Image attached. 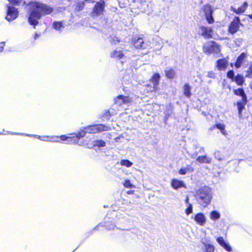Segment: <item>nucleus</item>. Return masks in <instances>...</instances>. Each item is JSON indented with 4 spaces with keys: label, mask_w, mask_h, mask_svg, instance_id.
Returning a JSON list of instances; mask_svg holds the SVG:
<instances>
[{
    "label": "nucleus",
    "mask_w": 252,
    "mask_h": 252,
    "mask_svg": "<svg viewBox=\"0 0 252 252\" xmlns=\"http://www.w3.org/2000/svg\"><path fill=\"white\" fill-rule=\"evenodd\" d=\"M247 102V99L245 100H242L241 102H237V107L238 109V113L240 116H241V113L242 111L245 107V105L246 104Z\"/></svg>",
    "instance_id": "obj_26"
},
{
    "label": "nucleus",
    "mask_w": 252,
    "mask_h": 252,
    "mask_svg": "<svg viewBox=\"0 0 252 252\" xmlns=\"http://www.w3.org/2000/svg\"><path fill=\"white\" fill-rule=\"evenodd\" d=\"M227 76L228 78L233 79L234 77V72L232 70H230L227 72Z\"/></svg>",
    "instance_id": "obj_43"
},
{
    "label": "nucleus",
    "mask_w": 252,
    "mask_h": 252,
    "mask_svg": "<svg viewBox=\"0 0 252 252\" xmlns=\"http://www.w3.org/2000/svg\"><path fill=\"white\" fill-rule=\"evenodd\" d=\"M251 89L252 90V83H251Z\"/></svg>",
    "instance_id": "obj_52"
},
{
    "label": "nucleus",
    "mask_w": 252,
    "mask_h": 252,
    "mask_svg": "<svg viewBox=\"0 0 252 252\" xmlns=\"http://www.w3.org/2000/svg\"><path fill=\"white\" fill-rule=\"evenodd\" d=\"M250 17L251 18H252V15H250Z\"/></svg>",
    "instance_id": "obj_53"
},
{
    "label": "nucleus",
    "mask_w": 252,
    "mask_h": 252,
    "mask_svg": "<svg viewBox=\"0 0 252 252\" xmlns=\"http://www.w3.org/2000/svg\"><path fill=\"white\" fill-rule=\"evenodd\" d=\"M204 245L203 248L204 252H214L215 247L213 245L210 244H206L204 242H202Z\"/></svg>",
    "instance_id": "obj_24"
},
{
    "label": "nucleus",
    "mask_w": 252,
    "mask_h": 252,
    "mask_svg": "<svg viewBox=\"0 0 252 252\" xmlns=\"http://www.w3.org/2000/svg\"><path fill=\"white\" fill-rule=\"evenodd\" d=\"M84 6V3L83 1L78 2L74 5V10L76 11L82 10Z\"/></svg>",
    "instance_id": "obj_31"
},
{
    "label": "nucleus",
    "mask_w": 252,
    "mask_h": 252,
    "mask_svg": "<svg viewBox=\"0 0 252 252\" xmlns=\"http://www.w3.org/2000/svg\"><path fill=\"white\" fill-rule=\"evenodd\" d=\"M134 45L136 48H143L146 49L148 46L146 43H144V40L142 38H138L137 39H134Z\"/></svg>",
    "instance_id": "obj_16"
},
{
    "label": "nucleus",
    "mask_w": 252,
    "mask_h": 252,
    "mask_svg": "<svg viewBox=\"0 0 252 252\" xmlns=\"http://www.w3.org/2000/svg\"><path fill=\"white\" fill-rule=\"evenodd\" d=\"M205 16V19L207 21L208 23L209 24H211L214 23V20L212 16V15H209Z\"/></svg>",
    "instance_id": "obj_39"
},
{
    "label": "nucleus",
    "mask_w": 252,
    "mask_h": 252,
    "mask_svg": "<svg viewBox=\"0 0 252 252\" xmlns=\"http://www.w3.org/2000/svg\"><path fill=\"white\" fill-rule=\"evenodd\" d=\"M240 20L239 17H235V20L231 23L229 27V32L233 34L237 32L239 29V24Z\"/></svg>",
    "instance_id": "obj_13"
},
{
    "label": "nucleus",
    "mask_w": 252,
    "mask_h": 252,
    "mask_svg": "<svg viewBox=\"0 0 252 252\" xmlns=\"http://www.w3.org/2000/svg\"><path fill=\"white\" fill-rule=\"evenodd\" d=\"M166 76L169 79H172L174 78L175 72L173 69H170L165 71Z\"/></svg>",
    "instance_id": "obj_34"
},
{
    "label": "nucleus",
    "mask_w": 252,
    "mask_h": 252,
    "mask_svg": "<svg viewBox=\"0 0 252 252\" xmlns=\"http://www.w3.org/2000/svg\"><path fill=\"white\" fill-rule=\"evenodd\" d=\"M21 0H8V1L14 4H18Z\"/></svg>",
    "instance_id": "obj_44"
},
{
    "label": "nucleus",
    "mask_w": 252,
    "mask_h": 252,
    "mask_svg": "<svg viewBox=\"0 0 252 252\" xmlns=\"http://www.w3.org/2000/svg\"><path fill=\"white\" fill-rule=\"evenodd\" d=\"M191 218L193 219L195 223L200 226H204L207 221L206 217L202 213H197Z\"/></svg>",
    "instance_id": "obj_9"
},
{
    "label": "nucleus",
    "mask_w": 252,
    "mask_h": 252,
    "mask_svg": "<svg viewBox=\"0 0 252 252\" xmlns=\"http://www.w3.org/2000/svg\"><path fill=\"white\" fill-rule=\"evenodd\" d=\"M171 186L175 189H178L181 188H186V186L183 181L176 179L171 180Z\"/></svg>",
    "instance_id": "obj_14"
},
{
    "label": "nucleus",
    "mask_w": 252,
    "mask_h": 252,
    "mask_svg": "<svg viewBox=\"0 0 252 252\" xmlns=\"http://www.w3.org/2000/svg\"><path fill=\"white\" fill-rule=\"evenodd\" d=\"M105 146V142L103 140H96L94 142V147H103Z\"/></svg>",
    "instance_id": "obj_35"
},
{
    "label": "nucleus",
    "mask_w": 252,
    "mask_h": 252,
    "mask_svg": "<svg viewBox=\"0 0 252 252\" xmlns=\"http://www.w3.org/2000/svg\"><path fill=\"white\" fill-rule=\"evenodd\" d=\"M12 135H25L29 137H34L39 139V140L45 141V142H59V139H60V136H39L37 135L34 134H29L23 133H10Z\"/></svg>",
    "instance_id": "obj_3"
},
{
    "label": "nucleus",
    "mask_w": 252,
    "mask_h": 252,
    "mask_svg": "<svg viewBox=\"0 0 252 252\" xmlns=\"http://www.w3.org/2000/svg\"><path fill=\"white\" fill-rule=\"evenodd\" d=\"M110 129L109 126L104 125H94L85 127V129L89 133H95L104 131H108L110 130Z\"/></svg>",
    "instance_id": "obj_6"
},
{
    "label": "nucleus",
    "mask_w": 252,
    "mask_h": 252,
    "mask_svg": "<svg viewBox=\"0 0 252 252\" xmlns=\"http://www.w3.org/2000/svg\"><path fill=\"white\" fill-rule=\"evenodd\" d=\"M234 81L238 85H241L244 82L243 77L240 75H238L235 77Z\"/></svg>",
    "instance_id": "obj_36"
},
{
    "label": "nucleus",
    "mask_w": 252,
    "mask_h": 252,
    "mask_svg": "<svg viewBox=\"0 0 252 252\" xmlns=\"http://www.w3.org/2000/svg\"><path fill=\"white\" fill-rule=\"evenodd\" d=\"M192 212V205L191 204H189L188 205L187 208L185 210V213L187 216L189 215Z\"/></svg>",
    "instance_id": "obj_38"
},
{
    "label": "nucleus",
    "mask_w": 252,
    "mask_h": 252,
    "mask_svg": "<svg viewBox=\"0 0 252 252\" xmlns=\"http://www.w3.org/2000/svg\"><path fill=\"white\" fill-rule=\"evenodd\" d=\"M123 185L126 188H131L133 187L130 181L128 179H126Z\"/></svg>",
    "instance_id": "obj_37"
},
{
    "label": "nucleus",
    "mask_w": 252,
    "mask_h": 252,
    "mask_svg": "<svg viewBox=\"0 0 252 252\" xmlns=\"http://www.w3.org/2000/svg\"><path fill=\"white\" fill-rule=\"evenodd\" d=\"M248 72L249 73V74H252V65H251V66L249 68V70L248 71Z\"/></svg>",
    "instance_id": "obj_49"
},
{
    "label": "nucleus",
    "mask_w": 252,
    "mask_h": 252,
    "mask_svg": "<svg viewBox=\"0 0 252 252\" xmlns=\"http://www.w3.org/2000/svg\"><path fill=\"white\" fill-rule=\"evenodd\" d=\"M212 196L211 189L208 187L200 188L196 191L195 195L198 203L203 206H206L210 203Z\"/></svg>",
    "instance_id": "obj_2"
},
{
    "label": "nucleus",
    "mask_w": 252,
    "mask_h": 252,
    "mask_svg": "<svg viewBox=\"0 0 252 252\" xmlns=\"http://www.w3.org/2000/svg\"><path fill=\"white\" fill-rule=\"evenodd\" d=\"M139 5H138V8L142 11H145L148 6V2L145 0H140L138 2Z\"/></svg>",
    "instance_id": "obj_27"
},
{
    "label": "nucleus",
    "mask_w": 252,
    "mask_h": 252,
    "mask_svg": "<svg viewBox=\"0 0 252 252\" xmlns=\"http://www.w3.org/2000/svg\"><path fill=\"white\" fill-rule=\"evenodd\" d=\"M123 56V52L120 49H116L111 53V57L116 60H120Z\"/></svg>",
    "instance_id": "obj_18"
},
{
    "label": "nucleus",
    "mask_w": 252,
    "mask_h": 252,
    "mask_svg": "<svg viewBox=\"0 0 252 252\" xmlns=\"http://www.w3.org/2000/svg\"><path fill=\"white\" fill-rule=\"evenodd\" d=\"M28 6L31 11L29 22L31 25L34 26L38 24V20L42 16L49 14L53 11L51 7L37 1L31 2Z\"/></svg>",
    "instance_id": "obj_1"
},
{
    "label": "nucleus",
    "mask_w": 252,
    "mask_h": 252,
    "mask_svg": "<svg viewBox=\"0 0 252 252\" xmlns=\"http://www.w3.org/2000/svg\"><path fill=\"white\" fill-rule=\"evenodd\" d=\"M227 65V62L225 59H220L217 61V67L219 70H224Z\"/></svg>",
    "instance_id": "obj_19"
},
{
    "label": "nucleus",
    "mask_w": 252,
    "mask_h": 252,
    "mask_svg": "<svg viewBox=\"0 0 252 252\" xmlns=\"http://www.w3.org/2000/svg\"><path fill=\"white\" fill-rule=\"evenodd\" d=\"M54 28L57 30L60 31L65 27L64 24L61 22H55L53 24Z\"/></svg>",
    "instance_id": "obj_25"
},
{
    "label": "nucleus",
    "mask_w": 252,
    "mask_h": 252,
    "mask_svg": "<svg viewBox=\"0 0 252 252\" xmlns=\"http://www.w3.org/2000/svg\"><path fill=\"white\" fill-rule=\"evenodd\" d=\"M86 133V130L85 129V127L83 130H80L76 135V138L74 137L66 136V135L60 136V140L63 141H67L68 144H76L78 142V140L82 137H83Z\"/></svg>",
    "instance_id": "obj_5"
},
{
    "label": "nucleus",
    "mask_w": 252,
    "mask_h": 252,
    "mask_svg": "<svg viewBox=\"0 0 252 252\" xmlns=\"http://www.w3.org/2000/svg\"><path fill=\"white\" fill-rule=\"evenodd\" d=\"M116 38V39H114L113 42H112V44H116L117 42H119V40L118 39V37H115Z\"/></svg>",
    "instance_id": "obj_47"
},
{
    "label": "nucleus",
    "mask_w": 252,
    "mask_h": 252,
    "mask_svg": "<svg viewBox=\"0 0 252 252\" xmlns=\"http://www.w3.org/2000/svg\"><path fill=\"white\" fill-rule=\"evenodd\" d=\"M215 158L218 159L219 160H223V157L220 155V151H216L214 153Z\"/></svg>",
    "instance_id": "obj_40"
},
{
    "label": "nucleus",
    "mask_w": 252,
    "mask_h": 252,
    "mask_svg": "<svg viewBox=\"0 0 252 252\" xmlns=\"http://www.w3.org/2000/svg\"><path fill=\"white\" fill-rule=\"evenodd\" d=\"M4 45H5L4 42H2L0 43V52H1L3 51Z\"/></svg>",
    "instance_id": "obj_45"
},
{
    "label": "nucleus",
    "mask_w": 252,
    "mask_h": 252,
    "mask_svg": "<svg viewBox=\"0 0 252 252\" xmlns=\"http://www.w3.org/2000/svg\"><path fill=\"white\" fill-rule=\"evenodd\" d=\"M201 35L206 38L212 37L213 30L211 28L201 26L199 28Z\"/></svg>",
    "instance_id": "obj_12"
},
{
    "label": "nucleus",
    "mask_w": 252,
    "mask_h": 252,
    "mask_svg": "<svg viewBox=\"0 0 252 252\" xmlns=\"http://www.w3.org/2000/svg\"><path fill=\"white\" fill-rule=\"evenodd\" d=\"M196 160L200 163H210L211 158L206 156H199L197 158Z\"/></svg>",
    "instance_id": "obj_22"
},
{
    "label": "nucleus",
    "mask_w": 252,
    "mask_h": 252,
    "mask_svg": "<svg viewBox=\"0 0 252 252\" xmlns=\"http://www.w3.org/2000/svg\"><path fill=\"white\" fill-rule=\"evenodd\" d=\"M202 48L203 52L207 55L218 53L220 50V46L213 41L206 42L203 44Z\"/></svg>",
    "instance_id": "obj_4"
},
{
    "label": "nucleus",
    "mask_w": 252,
    "mask_h": 252,
    "mask_svg": "<svg viewBox=\"0 0 252 252\" xmlns=\"http://www.w3.org/2000/svg\"><path fill=\"white\" fill-rule=\"evenodd\" d=\"M185 203L188 204V205H189V204H190L189 203V197L188 196H186V199H185Z\"/></svg>",
    "instance_id": "obj_48"
},
{
    "label": "nucleus",
    "mask_w": 252,
    "mask_h": 252,
    "mask_svg": "<svg viewBox=\"0 0 252 252\" xmlns=\"http://www.w3.org/2000/svg\"><path fill=\"white\" fill-rule=\"evenodd\" d=\"M115 103L118 106L126 109L131 102V99L128 96L120 95L114 99Z\"/></svg>",
    "instance_id": "obj_7"
},
{
    "label": "nucleus",
    "mask_w": 252,
    "mask_h": 252,
    "mask_svg": "<svg viewBox=\"0 0 252 252\" xmlns=\"http://www.w3.org/2000/svg\"><path fill=\"white\" fill-rule=\"evenodd\" d=\"M203 11L204 13L205 16L212 15L214 12L213 8L210 5H204L203 8Z\"/></svg>",
    "instance_id": "obj_23"
},
{
    "label": "nucleus",
    "mask_w": 252,
    "mask_h": 252,
    "mask_svg": "<svg viewBox=\"0 0 252 252\" xmlns=\"http://www.w3.org/2000/svg\"><path fill=\"white\" fill-rule=\"evenodd\" d=\"M38 37V35L37 34H36L34 37L35 39H36Z\"/></svg>",
    "instance_id": "obj_50"
},
{
    "label": "nucleus",
    "mask_w": 252,
    "mask_h": 252,
    "mask_svg": "<svg viewBox=\"0 0 252 252\" xmlns=\"http://www.w3.org/2000/svg\"><path fill=\"white\" fill-rule=\"evenodd\" d=\"M114 114L112 113L111 114L110 113V112L109 111H107L106 112H105V113L103 114L102 117L104 118V119H106L107 120H109V118L110 117V116L111 115H113Z\"/></svg>",
    "instance_id": "obj_41"
},
{
    "label": "nucleus",
    "mask_w": 252,
    "mask_h": 252,
    "mask_svg": "<svg viewBox=\"0 0 252 252\" xmlns=\"http://www.w3.org/2000/svg\"><path fill=\"white\" fill-rule=\"evenodd\" d=\"M207 77L210 78H214L215 77V74L213 71H210L208 72Z\"/></svg>",
    "instance_id": "obj_42"
},
{
    "label": "nucleus",
    "mask_w": 252,
    "mask_h": 252,
    "mask_svg": "<svg viewBox=\"0 0 252 252\" xmlns=\"http://www.w3.org/2000/svg\"><path fill=\"white\" fill-rule=\"evenodd\" d=\"M247 57V55L246 53H241L237 59L235 64V67L236 68H239L241 65H242L246 62Z\"/></svg>",
    "instance_id": "obj_15"
},
{
    "label": "nucleus",
    "mask_w": 252,
    "mask_h": 252,
    "mask_svg": "<svg viewBox=\"0 0 252 252\" xmlns=\"http://www.w3.org/2000/svg\"><path fill=\"white\" fill-rule=\"evenodd\" d=\"M217 242L227 252H231L232 251L231 247L227 243L222 237H219L217 238Z\"/></svg>",
    "instance_id": "obj_17"
},
{
    "label": "nucleus",
    "mask_w": 252,
    "mask_h": 252,
    "mask_svg": "<svg viewBox=\"0 0 252 252\" xmlns=\"http://www.w3.org/2000/svg\"><path fill=\"white\" fill-rule=\"evenodd\" d=\"M193 168L190 165H187L186 167L181 168L179 171V173L180 175H185L188 173L193 172Z\"/></svg>",
    "instance_id": "obj_21"
},
{
    "label": "nucleus",
    "mask_w": 252,
    "mask_h": 252,
    "mask_svg": "<svg viewBox=\"0 0 252 252\" xmlns=\"http://www.w3.org/2000/svg\"><path fill=\"white\" fill-rule=\"evenodd\" d=\"M215 126L218 128L219 129H220L221 132V133L224 135H226V132L225 130V125L223 124H221V123H219V124H217L216 125H215Z\"/></svg>",
    "instance_id": "obj_33"
},
{
    "label": "nucleus",
    "mask_w": 252,
    "mask_h": 252,
    "mask_svg": "<svg viewBox=\"0 0 252 252\" xmlns=\"http://www.w3.org/2000/svg\"><path fill=\"white\" fill-rule=\"evenodd\" d=\"M106 227H107V228L109 230H111V229H113L114 228V224H111V226L109 227L108 226V225L106 224Z\"/></svg>",
    "instance_id": "obj_46"
},
{
    "label": "nucleus",
    "mask_w": 252,
    "mask_h": 252,
    "mask_svg": "<svg viewBox=\"0 0 252 252\" xmlns=\"http://www.w3.org/2000/svg\"><path fill=\"white\" fill-rule=\"evenodd\" d=\"M220 217V214L217 211H213L210 213V218L213 220H216Z\"/></svg>",
    "instance_id": "obj_29"
},
{
    "label": "nucleus",
    "mask_w": 252,
    "mask_h": 252,
    "mask_svg": "<svg viewBox=\"0 0 252 252\" xmlns=\"http://www.w3.org/2000/svg\"><path fill=\"white\" fill-rule=\"evenodd\" d=\"M104 8V2L103 1H100L97 2L93 9L92 15L93 16L100 15L102 13Z\"/></svg>",
    "instance_id": "obj_11"
},
{
    "label": "nucleus",
    "mask_w": 252,
    "mask_h": 252,
    "mask_svg": "<svg viewBox=\"0 0 252 252\" xmlns=\"http://www.w3.org/2000/svg\"><path fill=\"white\" fill-rule=\"evenodd\" d=\"M191 88L189 84H186L184 86V94L187 97H189L191 96L190 93Z\"/></svg>",
    "instance_id": "obj_28"
},
{
    "label": "nucleus",
    "mask_w": 252,
    "mask_h": 252,
    "mask_svg": "<svg viewBox=\"0 0 252 252\" xmlns=\"http://www.w3.org/2000/svg\"><path fill=\"white\" fill-rule=\"evenodd\" d=\"M235 94L241 96L242 100H245L247 99V96L245 94L244 90L242 89H238L234 90Z\"/></svg>",
    "instance_id": "obj_30"
},
{
    "label": "nucleus",
    "mask_w": 252,
    "mask_h": 252,
    "mask_svg": "<svg viewBox=\"0 0 252 252\" xmlns=\"http://www.w3.org/2000/svg\"><path fill=\"white\" fill-rule=\"evenodd\" d=\"M120 164L126 167H130L133 165V163L128 159H122L120 161Z\"/></svg>",
    "instance_id": "obj_32"
},
{
    "label": "nucleus",
    "mask_w": 252,
    "mask_h": 252,
    "mask_svg": "<svg viewBox=\"0 0 252 252\" xmlns=\"http://www.w3.org/2000/svg\"><path fill=\"white\" fill-rule=\"evenodd\" d=\"M160 75L158 73H155L152 77L150 81L153 84V86L148 85L147 87V90L149 92H154L157 90V87L159 83Z\"/></svg>",
    "instance_id": "obj_8"
},
{
    "label": "nucleus",
    "mask_w": 252,
    "mask_h": 252,
    "mask_svg": "<svg viewBox=\"0 0 252 252\" xmlns=\"http://www.w3.org/2000/svg\"><path fill=\"white\" fill-rule=\"evenodd\" d=\"M248 6L247 2L243 3V5L237 9L232 8V10L237 14H240L244 12Z\"/></svg>",
    "instance_id": "obj_20"
},
{
    "label": "nucleus",
    "mask_w": 252,
    "mask_h": 252,
    "mask_svg": "<svg viewBox=\"0 0 252 252\" xmlns=\"http://www.w3.org/2000/svg\"><path fill=\"white\" fill-rule=\"evenodd\" d=\"M132 192H133L132 191H128L127 192V194H131V193H132Z\"/></svg>",
    "instance_id": "obj_51"
},
{
    "label": "nucleus",
    "mask_w": 252,
    "mask_h": 252,
    "mask_svg": "<svg viewBox=\"0 0 252 252\" xmlns=\"http://www.w3.org/2000/svg\"><path fill=\"white\" fill-rule=\"evenodd\" d=\"M18 15L17 9L14 7L7 6V13L6 19L8 21H11L15 19Z\"/></svg>",
    "instance_id": "obj_10"
}]
</instances>
